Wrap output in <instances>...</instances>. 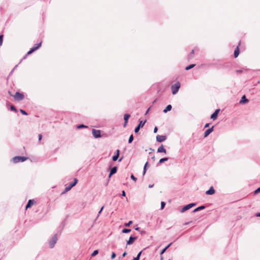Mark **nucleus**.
Segmentation results:
<instances>
[{
    "label": "nucleus",
    "instance_id": "obj_1",
    "mask_svg": "<svg viewBox=\"0 0 260 260\" xmlns=\"http://www.w3.org/2000/svg\"><path fill=\"white\" fill-rule=\"evenodd\" d=\"M180 87V83L179 82H176L174 84L171 86L172 92L173 94H176Z\"/></svg>",
    "mask_w": 260,
    "mask_h": 260
},
{
    "label": "nucleus",
    "instance_id": "obj_2",
    "mask_svg": "<svg viewBox=\"0 0 260 260\" xmlns=\"http://www.w3.org/2000/svg\"><path fill=\"white\" fill-rule=\"evenodd\" d=\"M27 159V157L25 156H16L13 158L12 160L14 163H17L19 162H23Z\"/></svg>",
    "mask_w": 260,
    "mask_h": 260
},
{
    "label": "nucleus",
    "instance_id": "obj_3",
    "mask_svg": "<svg viewBox=\"0 0 260 260\" xmlns=\"http://www.w3.org/2000/svg\"><path fill=\"white\" fill-rule=\"evenodd\" d=\"M57 241V234H55L52 238L50 239L49 241V247L50 248H52L54 247L55 244H56Z\"/></svg>",
    "mask_w": 260,
    "mask_h": 260
},
{
    "label": "nucleus",
    "instance_id": "obj_4",
    "mask_svg": "<svg viewBox=\"0 0 260 260\" xmlns=\"http://www.w3.org/2000/svg\"><path fill=\"white\" fill-rule=\"evenodd\" d=\"M146 122V120H145L144 121L140 120L139 121V123L138 124V125L135 128V130H134L135 133H138L139 132L140 129L143 127V126L144 125V124H145Z\"/></svg>",
    "mask_w": 260,
    "mask_h": 260
},
{
    "label": "nucleus",
    "instance_id": "obj_5",
    "mask_svg": "<svg viewBox=\"0 0 260 260\" xmlns=\"http://www.w3.org/2000/svg\"><path fill=\"white\" fill-rule=\"evenodd\" d=\"M78 182V179L74 178V181L70 183L68 186L65 188L64 192L69 191L73 187L75 186Z\"/></svg>",
    "mask_w": 260,
    "mask_h": 260
},
{
    "label": "nucleus",
    "instance_id": "obj_6",
    "mask_svg": "<svg viewBox=\"0 0 260 260\" xmlns=\"http://www.w3.org/2000/svg\"><path fill=\"white\" fill-rule=\"evenodd\" d=\"M14 99L17 101H20L24 99V95L23 93L19 92H16L15 95L14 96Z\"/></svg>",
    "mask_w": 260,
    "mask_h": 260
},
{
    "label": "nucleus",
    "instance_id": "obj_7",
    "mask_svg": "<svg viewBox=\"0 0 260 260\" xmlns=\"http://www.w3.org/2000/svg\"><path fill=\"white\" fill-rule=\"evenodd\" d=\"M196 203H190L189 204H187L185 206H184L181 209V210L180 211V212L181 213H183L185 211H187V210L190 209L191 208H192V207L196 206Z\"/></svg>",
    "mask_w": 260,
    "mask_h": 260
},
{
    "label": "nucleus",
    "instance_id": "obj_8",
    "mask_svg": "<svg viewBox=\"0 0 260 260\" xmlns=\"http://www.w3.org/2000/svg\"><path fill=\"white\" fill-rule=\"evenodd\" d=\"M92 135H93V137L95 138H99L101 137V131L100 130L95 129H92Z\"/></svg>",
    "mask_w": 260,
    "mask_h": 260
},
{
    "label": "nucleus",
    "instance_id": "obj_9",
    "mask_svg": "<svg viewBox=\"0 0 260 260\" xmlns=\"http://www.w3.org/2000/svg\"><path fill=\"white\" fill-rule=\"evenodd\" d=\"M156 139L158 142H162L167 139V136L162 135H157L156 137Z\"/></svg>",
    "mask_w": 260,
    "mask_h": 260
},
{
    "label": "nucleus",
    "instance_id": "obj_10",
    "mask_svg": "<svg viewBox=\"0 0 260 260\" xmlns=\"http://www.w3.org/2000/svg\"><path fill=\"white\" fill-rule=\"evenodd\" d=\"M220 111V109H216L213 113H212L210 116L211 119H212L213 120L217 119L218 116V114Z\"/></svg>",
    "mask_w": 260,
    "mask_h": 260
},
{
    "label": "nucleus",
    "instance_id": "obj_11",
    "mask_svg": "<svg viewBox=\"0 0 260 260\" xmlns=\"http://www.w3.org/2000/svg\"><path fill=\"white\" fill-rule=\"evenodd\" d=\"M137 239V237H133L131 236L128 240L126 242V245H131L132 244L134 241Z\"/></svg>",
    "mask_w": 260,
    "mask_h": 260
},
{
    "label": "nucleus",
    "instance_id": "obj_12",
    "mask_svg": "<svg viewBox=\"0 0 260 260\" xmlns=\"http://www.w3.org/2000/svg\"><path fill=\"white\" fill-rule=\"evenodd\" d=\"M214 126H212L211 127L207 129L204 133V137H208L213 131Z\"/></svg>",
    "mask_w": 260,
    "mask_h": 260
},
{
    "label": "nucleus",
    "instance_id": "obj_13",
    "mask_svg": "<svg viewBox=\"0 0 260 260\" xmlns=\"http://www.w3.org/2000/svg\"><path fill=\"white\" fill-rule=\"evenodd\" d=\"M117 168L116 167H114L112 168L110 170V172L109 174L108 177L110 178L112 176V175H113V174H115L117 172Z\"/></svg>",
    "mask_w": 260,
    "mask_h": 260
},
{
    "label": "nucleus",
    "instance_id": "obj_14",
    "mask_svg": "<svg viewBox=\"0 0 260 260\" xmlns=\"http://www.w3.org/2000/svg\"><path fill=\"white\" fill-rule=\"evenodd\" d=\"M119 154L120 150L119 149L116 150L115 155L112 157V160L114 161H116L119 157Z\"/></svg>",
    "mask_w": 260,
    "mask_h": 260
},
{
    "label": "nucleus",
    "instance_id": "obj_15",
    "mask_svg": "<svg viewBox=\"0 0 260 260\" xmlns=\"http://www.w3.org/2000/svg\"><path fill=\"white\" fill-rule=\"evenodd\" d=\"M248 102V100L246 98L245 95H243L241 98V100L239 102V103L241 104H245Z\"/></svg>",
    "mask_w": 260,
    "mask_h": 260
},
{
    "label": "nucleus",
    "instance_id": "obj_16",
    "mask_svg": "<svg viewBox=\"0 0 260 260\" xmlns=\"http://www.w3.org/2000/svg\"><path fill=\"white\" fill-rule=\"evenodd\" d=\"M215 193V190L213 187L211 186L210 188L206 191V194L208 195H212Z\"/></svg>",
    "mask_w": 260,
    "mask_h": 260
},
{
    "label": "nucleus",
    "instance_id": "obj_17",
    "mask_svg": "<svg viewBox=\"0 0 260 260\" xmlns=\"http://www.w3.org/2000/svg\"><path fill=\"white\" fill-rule=\"evenodd\" d=\"M157 152L158 153H161V152H163V153H166V150L165 149V148H164L163 145H161L160 147H158V148L157 149Z\"/></svg>",
    "mask_w": 260,
    "mask_h": 260
},
{
    "label": "nucleus",
    "instance_id": "obj_18",
    "mask_svg": "<svg viewBox=\"0 0 260 260\" xmlns=\"http://www.w3.org/2000/svg\"><path fill=\"white\" fill-rule=\"evenodd\" d=\"M34 204L33 200H29L25 207L26 209L30 208Z\"/></svg>",
    "mask_w": 260,
    "mask_h": 260
},
{
    "label": "nucleus",
    "instance_id": "obj_19",
    "mask_svg": "<svg viewBox=\"0 0 260 260\" xmlns=\"http://www.w3.org/2000/svg\"><path fill=\"white\" fill-rule=\"evenodd\" d=\"M239 46H238L236 49H235L234 55L235 58L237 57L239 54Z\"/></svg>",
    "mask_w": 260,
    "mask_h": 260
},
{
    "label": "nucleus",
    "instance_id": "obj_20",
    "mask_svg": "<svg viewBox=\"0 0 260 260\" xmlns=\"http://www.w3.org/2000/svg\"><path fill=\"white\" fill-rule=\"evenodd\" d=\"M172 108V106L171 105H168L166 107V108L163 110V112L166 113L168 112V111H171Z\"/></svg>",
    "mask_w": 260,
    "mask_h": 260
},
{
    "label": "nucleus",
    "instance_id": "obj_21",
    "mask_svg": "<svg viewBox=\"0 0 260 260\" xmlns=\"http://www.w3.org/2000/svg\"><path fill=\"white\" fill-rule=\"evenodd\" d=\"M172 243H170L169 244H168L166 247H165L160 252V254L162 255L163 253H164L170 247V246L172 245Z\"/></svg>",
    "mask_w": 260,
    "mask_h": 260
},
{
    "label": "nucleus",
    "instance_id": "obj_22",
    "mask_svg": "<svg viewBox=\"0 0 260 260\" xmlns=\"http://www.w3.org/2000/svg\"><path fill=\"white\" fill-rule=\"evenodd\" d=\"M205 208V206H204V205L201 206H199V207H197V208L194 209L193 210V212H197L198 211L204 209Z\"/></svg>",
    "mask_w": 260,
    "mask_h": 260
},
{
    "label": "nucleus",
    "instance_id": "obj_23",
    "mask_svg": "<svg viewBox=\"0 0 260 260\" xmlns=\"http://www.w3.org/2000/svg\"><path fill=\"white\" fill-rule=\"evenodd\" d=\"M41 45H42V42H41L39 43L35 44L32 48L36 51L38 49H39V47H40L41 46Z\"/></svg>",
    "mask_w": 260,
    "mask_h": 260
},
{
    "label": "nucleus",
    "instance_id": "obj_24",
    "mask_svg": "<svg viewBox=\"0 0 260 260\" xmlns=\"http://www.w3.org/2000/svg\"><path fill=\"white\" fill-rule=\"evenodd\" d=\"M130 117H131V115L129 114H124V121H125L126 122H128V119Z\"/></svg>",
    "mask_w": 260,
    "mask_h": 260
},
{
    "label": "nucleus",
    "instance_id": "obj_25",
    "mask_svg": "<svg viewBox=\"0 0 260 260\" xmlns=\"http://www.w3.org/2000/svg\"><path fill=\"white\" fill-rule=\"evenodd\" d=\"M169 159V158L168 157H164V158H162L161 159H159V162H158V164H162L164 162L166 161H167Z\"/></svg>",
    "mask_w": 260,
    "mask_h": 260
},
{
    "label": "nucleus",
    "instance_id": "obj_26",
    "mask_svg": "<svg viewBox=\"0 0 260 260\" xmlns=\"http://www.w3.org/2000/svg\"><path fill=\"white\" fill-rule=\"evenodd\" d=\"M196 66L195 64H189V66H187L186 68H185V70L188 71L192 68H193L194 66Z\"/></svg>",
    "mask_w": 260,
    "mask_h": 260
},
{
    "label": "nucleus",
    "instance_id": "obj_27",
    "mask_svg": "<svg viewBox=\"0 0 260 260\" xmlns=\"http://www.w3.org/2000/svg\"><path fill=\"white\" fill-rule=\"evenodd\" d=\"M131 231V229H123L122 231V233H128Z\"/></svg>",
    "mask_w": 260,
    "mask_h": 260
},
{
    "label": "nucleus",
    "instance_id": "obj_28",
    "mask_svg": "<svg viewBox=\"0 0 260 260\" xmlns=\"http://www.w3.org/2000/svg\"><path fill=\"white\" fill-rule=\"evenodd\" d=\"M148 165V162H146L144 165V169H143V175H144L146 173V167H147V166Z\"/></svg>",
    "mask_w": 260,
    "mask_h": 260
},
{
    "label": "nucleus",
    "instance_id": "obj_29",
    "mask_svg": "<svg viewBox=\"0 0 260 260\" xmlns=\"http://www.w3.org/2000/svg\"><path fill=\"white\" fill-rule=\"evenodd\" d=\"M134 140V136H133V135H131L129 137V139H128V143H131Z\"/></svg>",
    "mask_w": 260,
    "mask_h": 260
},
{
    "label": "nucleus",
    "instance_id": "obj_30",
    "mask_svg": "<svg viewBox=\"0 0 260 260\" xmlns=\"http://www.w3.org/2000/svg\"><path fill=\"white\" fill-rule=\"evenodd\" d=\"M99 253L98 250H95L93 251V252L91 253V256H94L96 255H97Z\"/></svg>",
    "mask_w": 260,
    "mask_h": 260
},
{
    "label": "nucleus",
    "instance_id": "obj_31",
    "mask_svg": "<svg viewBox=\"0 0 260 260\" xmlns=\"http://www.w3.org/2000/svg\"><path fill=\"white\" fill-rule=\"evenodd\" d=\"M87 126L82 124H80V125H78L77 126V128H78V129H80V128H87Z\"/></svg>",
    "mask_w": 260,
    "mask_h": 260
},
{
    "label": "nucleus",
    "instance_id": "obj_32",
    "mask_svg": "<svg viewBox=\"0 0 260 260\" xmlns=\"http://www.w3.org/2000/svg\"><path fill=\"white\" fill-rule=\"evenodd\" d=\"M35 50L33 48H31L30 49V50L27 52V55H29L31 54L32 52H34Z\"/></svg>",
    "mask_w": 260,
    "mask_h": 260
},
{
    "label": "nucleus",
    "instance_id": "obj_33",
    "mask_svg": "<svg viewBox=\"0 0 260 260\" xmlns=\"http://www.w3.org/2000/svg\"><path fill=\"white\" fill-rule=\"evenodd\" d=\"M194 54V50H192L191 52L190 53L189 55V58H192L193 57Z\"/></svg>",
    "mask_w": 260,
    "mask_h": 260
},
{
    "label": "nucleus",
    "instance_id": "obj_34",
    "mask_svg": "<svg viewBox=\"0 0 260 260\" xmlns=\"http://www.w3.org/2000/svg\"><path fill=\"white\" fill-rule=\"evenodd\" d=\"M20 112L23 115H28L27 113L25 111H24V110L20 109Z\"/></svg>",
    "mask_w": 260,
    "mask_h": 260
},
{
    "label": "nucleus",
    "instance_id": "obj_35",
    "mask_svg": "<svg viewBox=\"0 0 260 260\" xmlns=\"http://www.w3.org/2000/svg\"><path fill=\"white\" fill-rule=\"evenodd\" d=\"M165 205H166V203L165 202L162 201L161 202L160 209L162 210L164 208Z\"/></svg>",
    "mask_w": 260,
    "mask_h": 260
},
{
    "label": "nucleus",
    "instance_id": "obj_36",
    "mask_svg": "<svg viewBox=\"0 0 260 260\" xmlns=\"http://www.w3.org/2000/svg\"><path fill=\"white\" fill-rule=\"evenodd\" d=\"M10 109H11V111H15V112L17 111V109H16V108H15V107L14 105H11V106Z\"/></svg>",
    "mask_w": 260,
    "mask_h": 260
},
{
    "label": "nucleus",
    "instance_id": "obj_37",
    "mask_svg": "<svg viewBox=\"0 0 260 260\" xmlns=\"http://www.w3.org/2000/svg\"><path fill=\"white\" fill-rule=\"evenodd\" d=\"M131 179H132V180H134V181H135V182H136V181H137V178L136 177H135L134 176V175H133V174H132V175H131Z\"/></svg>",
    "mask_w": 260,
    "mask_h": 260
},
{
    "label": "nucleus",
    "instance_id": "obj_38",
    "mask_svg": "<svg viewBox=\"0 0 260 260\" xmlns=\"http://www.w3.org/2000/svg\"><path fill=\"white\" fill-rule=\"evenodd\" d=\"M260 192V187L255 189L254 191V194H257Z\"/></svg>",
    "mask_w": 260,
    "mask_h": 260
},
{
    "label": "nucleus",
    "instance_id": "obj_39",
    "mask_svg": "<svg viewBox=\"0 0 260 260\" xmlns=\"http://www.w3.org/2000/svg\"><path fill=\"white\" fill-rule=\"evenodd\" d=\"M133 221L132 220L129 221L128 222L125 223V226H129L131 224H132Z\"/></svg>",
    "mask_w": 260,
    "mask_h": 260
},
{
    "label": "nucleus",
    "instance_id": "obj_40",
    "mask_svg": "<svg viewBox=\"0 0 260 260\" xmlns=\"http://www.w3.org/2000/svg\"><path fill=\"white\" fill-rule=\"evenodd\" d=\"M3 36L0 35V46H1L3 44Z\"/></svg>",
    "mask_w": 260,
    "mask_h": 260
},
{
    "label": "nucleus",
    "instance_id": "obj_41",
    "mask_svg": "<svg viewBox=\"0 0 260 260\" xmlns=\"http://www.w3.org/2000/svg\"><path fill=\"white\" fill-rule=\"evenodd\" d=\"M115 257H116L115 253L114 252H112V254H111V258L114 259V258H115Z\"/></svg>",
    "mask_w": 260,
    "mask_h": 260
},
{
    "label": "nucleus",
    "instance_id": "obj_42",
    "mask_svg": "<svg viewBox=\"0 0 260 260\" xmlns=\"http://www.w3.org/2000/svg\"><path fill=\"white\" fill-rule=\"evenodd\" d=\"M104 208V206L102 207V208H101L100 210L99 211L98 216H99V215L101 213V212H102Z\"/></svg>",
    "mask_w": 260,
    "mask_h": 260
},
{
    "label": "nucleus",
    "instance_id": "obj_43",
    "mask_svg": "<svg viewBox=\"0 0 260 260\" xmlns=\"http://www.w3.org/2000/svg\"><path fill=\"white\" fill-rule=\"evenodd\" d=\"M38 137H39V141L40 142L42 138V134H39L38 136Z\"/></svg>",
    "mask_w": 260,
    "mask_h": 260
},
{
    "label": "nucleus",
    "instance_id": "obj_44",
    "mask_svg": "<svg viewBox=\"0 0 260 260\" xmlns=\"http://www.w3.org/2000/svg\"><path fill=\"white\" fill-rule=\"evenodd\" d=\"M142 252V251H141L140 252H139L138 253V254H137V256H138L139 258H140V256H141V255Z\"/></svg>",
    "mask_w": 260,
    "mask_h": 260
},
{
    "label": "nucleus",
    "instance_id": "obj_45",
    "mask_svg": "<svg viewBox=\"0 0 260 260\" xmlns=\"http://www.w3.org/2000/svg\"><path fill=\"white\" fill-rule=\"evenodd\" d=\"M121 196H122V197H125V191L123 190V191H122Z\"/></svg>",
    "mask_w": 260,
    "mask_h": 260
},
{
    "label": "nucleus",
    "instance_id": "obj_46",
    "mask_svg": "<svg viewBox=\"0 0 260 260\" xmlns=\"http://www.w3.org/2000/svg\"><path fill=\"white\" fill-rule=\"evenodd\" d=\"M157 130H158V129H157V127H156V126H155V127H154V133H156L157 132Z\"/></svg>",
    "mask_w": 260,
    "mask_h": 260
},
{
    "label": "nucleus",
    "instance_id": "obj_47",
    "mask_svg": "<svg viewBox=\"0 0 260 260\" xmlns=\"http://www.w3.org/2000/svg\"><path fill=\"white\" fill-rule=\"evenodd\" d=\"M209 125H210V123H206V124L205 125L204 127H205V128L208 127L209 126Z\"/></svg>",
    "mask_w": 260,
    "mask_h": 260
},
{
    "label": "nucleus",
    "instance_id": "obj_48",
    "mask_svg": "<svg viewBox=\"0 0 260 260\" xmlns=\"http://www.w3.org/2000/svg\"><path fill=\"white\" fill-rule=\"evenodd\" d=\"M140 258H139L138 256H136L134 258L133 260H139Z\"/></svg>",
    "mask_w": 260,
    "mask_h": 260
},
{
    "label": "nucleus",
    "instance_id": "obj_49",
    "mask_svg": "<svg viewBox=\"0 0 260 260\" xmlns=\"http://www.w3.org/2000/svg\"><path fill=\"white\" fill-rule=\"evenodd\" d=\"M255 216L256 217H260V212L259 213H257L256 214H255Z\"/></svg>",
    "mask_w": 260,
    "mask_h": 260
},
{
    "label": "nucleus",
    "instance_id": "obj_50",
    "mask_svg": "<svg viewBox=\"0 0 260 260\" xmlns=\"http://www.w3.org/2000/svg\"><path fill=\"white\" fill-rule=\"evenodd\" d=\"M127 254V253L126 252H124L123 254H122V257H124L125 256V255Z\"/></svg>",
    "mask_w": 260,
    "mask_h": 260
},
{
    "label": "nucleus",
    "instance_id": "obj_51",
    "mask_svg": "<svg viewBox=\"0 0 260 260\" xmlns=\"http://www.w3.org/2000/svg\"><path fill=\"white\" fill-rule=\"evenodd\" d=\"M127 122H126L125 121H124V123L123 124L124 127H125L127 125Z\"/></svg>",
    "mask_w": 260,
    "mask_h": 260
},
{
    "label": "nucleus",
    "instance_id": "obj_52",
    "mask_svg": "<svg viewBox=\"0 0 260 260\" xmlns=\"http://www.w3.org/2000/svg\"><path fill=\"white\" fill-rule=\"evenodd\" d=\"M153 186H154L153 184H149L148 187H149V188H152L153 187Z\"/></svg>",
    "mask_w": 260,
    "mask_h": 260
},
{
    "label": "nucleus",
    "instance_id": "obj_53",
    "mask_svg": "<svg viewBox=\"0 0 260 260\" xmlns=\"http://www.w3.org/2000/svg\"><path fill=\"white\" fill-rule=\"evenodd\" d=\"M135 230H136V231H139V230H140V228L137 227V228H135Z\"/></svg>",
    "mask_w": 260,
    "mask_h": 260
},
{
    "label": "nucleus",
    "instance_id": "obj_54",
    "mask_svg": "<svg viewBox=\"0 0 260 260\" xmlns=\"http://www.w3.org/2000/svg\"><path fill=\"white\" fill-rule=\"evenodd\" d=\"M149 110V108L146 111L145 114H147L148 113Z\"/></svg>",
    "mask_w": 260,
    "mask_h": 260
},
{
    "label": "nucleus",
    "instance_id": "obj_55",
    "mask_svg": "<svg viewBox=\"0 0 260 260\" xmlns=\"http://www.w3.org/2000/svg\"><path fill=\"white\" fill-rule=\"evenodd\" d=\"M122 159V157H121L119 160L118 161H121Z\"/></svg>",
    "mask_w": 260,
    "mask_h": 260
},
{
    "label": "nucleus",
    "instance_id": "obj_56",
    "mask_svg": "<svg viewBox=\"0 0 260 260\" xmlns=\"http://www.w3.org/2000/svg\"><path fill=\"white\" fill-rule=\"evenodd\" d=\"M152 158V159L154 160V159H155V156H153V157H152V158Z\"/></svg>",
    "mask_w": 260,
    "mask_h": 260
},
{
    "label": "nucleus",
    "instance_id": "obj_57",
    "mask_svg": "<svg viewBox=\"0 0 260 260\" xmlns=\"http://www.w3.org/2000/svg\"><path fill=\"white\" fill-rule=\"evenodd\" d=\"M162 259H163L162 256H161V260H162Z\"/></svg>",
    "mask_w": 260,
    "mask_h": 260
},
{
    "label": "nucleus",
    "instance_id": "obj_58",
    "mask_svg": "<svg viewBox=\"0 0 260 260\" xmlns=\"http://www.w3.org/2000/svg\"><path fill=\"white\" fill-rule=\"evenodd\" d=\"M15 70V68H13V70H12V72H13V70Z\"/></svg>",
    "mask_w": 260,
    "mask_h": 260
},
{
    "label": "nucleus",
    "instance_id": "obj_59",
    "mask_svg": "<svg viewBox=\"0 0 260 260\" xmlns=\"http://www.w3.org/2000/svg\"><path fill=\"white\" fill-rule=\"evenodd\" d=\"M15 70V68H13V70H12V72H13V70Z\"/></svg>",
    "mask_w": 260,
    "mask_h": 260
},
{
    "label": "nucleus",
    "instance_id": "obj_60",
    "mask_svg": "<svg viewBox=\"0 0 260 260\" xmlns=\"http://www.w3.org/2000/svg\"><path fill=\"white\" fill-rule=\"evenodd\" d=\"M15 70V68H13V70H12V72H13V70Z\"/></svg>",
    "mask_w": 260,
    "mask_h": 260
},
{
    "label": "nucleus",
    "instance_id": "obj_61",
    "mask_svg": "<svg viewBox=\"0 0 260 260\" xmlns=\"http://www.w3.org/2000/svg\"><path fill=\"white\" fill-rule=\"evenodd\" d=\"M240 43H241V42L240 41L239 43V45H240Z\"/></svg>",
    "mask_w": 260,
    "mask_h": 260
},
{
    "label": "nucleus",
    "instance_id": "obj_62",
    "mask_svg": "<svg viewBox=\"0 0 260 260\" xmlns=\"http://www.w3.org/2000/svg\"><path fill=\"white\" fill-rule=\"evenodd\" d=\"M169 260H170V259H169Z\"/></svg>",
    "mask_w": 260,
    "mask_h": 260
}]
</instances>
